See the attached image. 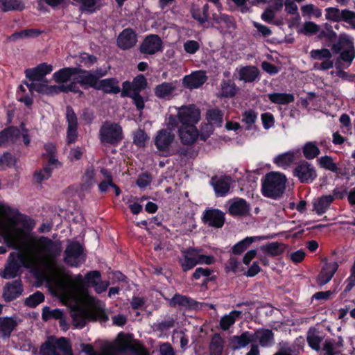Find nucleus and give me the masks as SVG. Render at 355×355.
<instances>
[{
    "instance_id": "obj_8",
    "label": "nucleus",
    "mask_w": 355,
    "mask_h": 355,
    "mask_svg": "<svg viewBox=\"0 0 355 355\" xmlns=\"http://www.w3.org/2000/svg\"><path fill=\"white\" fill-rule=\"evenodd\" d=\"M110 67L107 69L97 68L95 70L83 69V75L78 76L79 85L85 89L96 86L103 80L101 78L107 75Z\"/></svg>"
},
{
    "instance_id": "obj_44",
    "label": "nucleus",
    "mask_w": 355,
    "mask_h": 355,
    "mask_svg": "<svg viewBox=\"0 0 355 355\" xmlns=\"http://www.w3.org/2000/svg\"><path fill=\"white\" fill-rule=\"evenodd\" d=\"M58 164H50L49 162L43 166V168L40 171H36L33 175L35 180L37 183H41L42 181L48 180L52 174L53 166L57 167Z\"/></svg>"
},
{
    "instance_id": "obj_57",
    "label": "nucleus",
    "mask_w": 355,
    "mask_h": 355,
    "mask_svg": "<svg viewBox=\"0 0 355 355\" xmlns=\"http://www.w3.org/2000/svg\"><path fill=\"white\" fill-rule=\"evenodd\" d=\"M342 10L337 8L329 7L325 9V17L327 20L339 22L342 21Z\"/></svg>"
},
{
    "instance_id": "obj_27",
    "label": "nucleus",
    "mask_w": 355,
    "mask_h": 355,
    "mask_svg": "<svg viewBox=\"0 0 355 355\" xmlns=\"http://www.w3.org/2000/svg\"><path fill=\"white\" fill-rule=\"evenodd\" d=\"M252 337L253 342L259 341L261 347H269L274 343V334L269 329H258L252 334Z\"/></svg>"
},
{
    "instance_id": "obj_12",
    "label": "nucleus",
    "mask_w": 355,
    "mask_h": 355,
    "mask_svg": "<svg viewBox=\"0 0 355 355\" xmlns=\"http://www.w3.org/2000/svg\"><path fill=\"white\" fill-rule=\"evenodd\" d=\"M66 119L67 121V138L68 145L74 144L78 139V119L77 116L71 106L66 109Z\"/></svg>"
},
{
    "instance_id": "obj_29",
    "label": "nucleus",
    "mask_w": 355,
    "mask_h": 355,
    "mask_svg": "<svg viewBox=\"0 0 355 355\" xmlns=\"http://www.w3.org/2000/svg\"><path fill=\"white\" fill-rule=\"evenodd\" d=\"M169 305L171 307L179 306L191 309L197 307L198 303L196 300L189 297L176 293L173 297L169 300Z\"/></svg>"
},
{
    "instance_id": "obj_14",
    "label": "nucleus",
    "mask_w": 355,
    "mask_h": 355,
    "mask_svg": "<svg viewBox=\"0 0 355 355\" xmlns=\"http://www.w3.org/2000/svg\"><path fill=\"white\" fill-rule=\"evenodd\" d=\"M175 139V135L168 129H162L157 132L155 139V145L156 148L163 153L166 156V153L171 149L170 146Z\"/></svg>"
},
{
    "instance_id": "obj_9",
    "label": "nucleus",
    "mask_w": 355,
    "mask_h": 355,
    "mask_svg": "<svg viewBox=\"0 0 355 355\" xmlns=\"http://www.w3.org/2000/svg\"><path fill=\"white\" fill-rule=\"evenodd\" d=\"M293 175L303 184L312 183L317 178L315 167L306 161L300 162L293 170Z\"/></svg>"
},
{
    "instance_id": "obj_58",
    "label": "nucleus",
    "mask_w": 355,
    "mask_h": 355,
    "mask_svg": "<svg viewBox=\"0 0 355 355\" xmlns=\"http://www.w3.org/2000/svg\"><path fill=\"white\" fill-rule=\"evenodd\" d=\"M319 31V25L313 21H306L303 25V28L299 31V33L305 35H312L318 33Z\"/></svg>"
},
{
    "instance_id": "obj_28",
    "label": "nucleus",
    "mask_w": 355,
    "mask_h": 355,
    "mask_svg": "<svg viewBox=\"0 0 355 355\" xmlns=\"http://www.w3.org/2000/svg\"><path fill=\"white\" fill-rule=\"evenodd\" d=\"M334 200V197L331 195H324L314 199L312 202L313 211L319 216L324 214L330 207Z\"/></svg>"
},
{
    "instance_id": "obj_54",
    "label": "nucleus",
    "mask_w": 355,
    "mask_h": 355,
    "mask_svg": "<svg viewBox=\"0 0 355 355\" xmlns=\"http://www.w3.org/2000/svg\"><path fill=\"white\" fill-rule=\"evenodd\" d=\"M87 318H89L88 313L83 311L73 313L72 314L73 325L80 329L83 328L86 324Z\"/></svg>"
},
{
    "instance_id": "obj_49",
    "label": "nucleus",
    "mask_w": 355,
    "mask_h": 355,
    "mask_svg": "<svg viewBox=\"0 0 355 355\" xmlns=\"http://www.w3.org/2000/svg\"><path fill=\"white\" fill-rule=\"evenodd\" d=\"M44 295L41 291H36L26 298L24 304L31 308H35L37 305L44 301Z\"/></svg>"
},
{
    "instance_id": "obj_40",
    "label": "nucleus",
    "mask_w": 355,
    "mask_h": 355,
    "mask_svg": "<svg viewBox=\"0 0 355 355\" xmlns=\"http://www.w3.org/2000/svg\"><path fill=\"white\" fill-rule=\"evenodd\" d=\"M270 101L275 104L288 105L295 101V96L290 93L274 92L268 95Z\"/></svg>"
},
{
    "instance_id": "obj_16",
    "label": "nucleus",
    "mask_w": 355,
    "mask_h": 355,
    "mask_svg": "<svg viewBox=\"0 0 355 355\" xmlns=\"http://www.w3.org/2000/svg\"><path fill=\"white\" fill-rule=\"evenodd\" d=\"M137 42L135 31L131 28L123 29L116 39V45L121 50H129L134 47Z\"/></svg>"
},
{
    "instance_id": "obj_5",
    "label": "nucleus",
    "mask_w": 355,
    "mask_h": 355,
    "mask_svg": "<svg viewBox=\"0 0 355 355\" xmlns=\"http://www.w3.org/2000/svg\"><path fill=\"white\" fill-rule=\"evenodd\" d=\"M123 139V129L118 123L105 121L101 126L99 139L101 143L116 146Z\"/></svg>"
},
{
    "instance_id": "obj_4",
    "label": "nucleus",
    "mask_w": 355,
    "mask_h": 355,
    "mask_svg": "<svg viewBox=\"0 0 355 355\" xmlns=\"http://www.w3.org/2000/svg\"><path fill=\"white\" fill-rule=\"evenodd\" d=\"M117 338L118 341L115 345L108 347L107 349L110 354H125L129 352L134 355H150L144 347L132 344L130 335L120 332Z\"/></svg>"
},
{
    "instance_id": "obj_24",
    "label": "nucleus",
    "mask_w": 355,
    "mask_h": 355,
    "mask_svg": "<svg viewBox=\"0 0 355 355\" xmlns=\"http://www.w3.org/2000/svg\"><path fill=\"white\" fill-rule=\"evenodd\" d=\"M178 132L180 141L184 145L194 144L198 137V130L195 125L180 126Z\"/></svg>"
},
{
    "instance_id": "obj_15",
    "label": "nucleus",
    "mask_w": 355,
    "mask_h": 355,
    "mask_svg": "<svg viewBox=\"0 0 355 355\" xmlns=\"http://www.w3.org/2000/svg\"><path fill=\"white\" fill-rule=\"evenodd\" d=\"M52 71V64L42 62L35 67L26 69L24 73L26 77L31 81H42L44 78Z\"/></svg>"
},
{
    "instance_id": "obj_32",
    "label": "nucleus",
    "mask_w": 355,
    "mask_h": 355,
    "mask_svg": "<svg viewBox=\"0 0 355 355\" xmlns=\"http://www.w3.org/2000/svg\"><path fill=\"white\" fill-rule=\"evenodd\" d=\"M101 0H73V4L79 6L82 13L92 14L101 8Z\"/></svg>"
},
{
    "instance_id": "obj_1",
    "label": "nucleus",
    "mask_w": 355,
    "mask_h": 355,
    "mask_svg": "<svg viewBox=\"0 0 355 355\" xmlns=\"http://www.w3.org/2000/svg\"><path fill=\"white\" fill-rule=\"evenodd\" d=\"M0 212L3 214H12L16 216L14 217L15 220L20 223L22 225V228L17 230V233L21 235L24 239L28 240L26 245L27 247L34 246L38 256L46 261L55 260L60 256L62 247L60 241H53L44 236L34 237L30 234L35 225L33 219L21 214L17 209H14L6 205H0Z\"/></svg>"
},
{
    "instance_id": "obj_19",
    "label": "nucleus",
    "mask_w": 355,
    "mask_h": 355,
    "mask_svg": "<svg viewBox=\"0 0 355 355\" xmlns=\"http://www.w3.org/2000/svg\"><path fill=\"white\" fill-rule=\"evenodd\" d=\"M23 291L21 280H14L12 282L7 283L3 288V297L6 302H10L19 297Z\"/></svg>"
},
{
    "instance_id": "obj_56",
    "label": "nucleus",
    "mask_w": 355,
    "mask_h": 355,
    "mask_svg": "<svg viewBox=\"0 0 355 355\" xmlns=\"http://www.w3.org/2000/svg\"><path fill=\"white\" fill-rule=\"evenodd\" d=\"M332 53L330 50L326 48L321 49H313L310 52L311 58L317 60H322L324 59H331L332 58Z\"/></svg>"
},
{
    "instance_id": "obj_35",
    "label": "nucleus",
    "mask_w": 355,
    "mask_h": 355,
    "mask_svg": "<svg viewBox=\"0 0 355 355\" xmlns=\"http://www.w3.org/2000/svg\"><path fill=\"white\" fill-rule=\"evenodd\" d=\"M286 245L277 241L268 243L260 247L261 250L272 257L282 255L286 250Z\"/></svg>"
},
{
    "instance_id": "obj_2",
    "label": "nucleus",
    "mask_w": 355,
    "mask_h": 355,
    "mask_svg": "<svg viewBox=\"0 0 355 355\" xmlns=\"http://www.w3.org/2000/svg\"><path fill=\"white\" fill-rule=\"evenodd\" d=\"M286 175L279 172L268 173L261 180V193L264 197L277 199L284 192Z\"/></svg>"
},
{
    "instance_id": "obj_51",
    "label": "nucleus",
    "mask_w": 355,
    "mask_h": 355,
    "mask_svg": "<svg viewBox=\"0 0 355 355\" xmlns=\"http://www.w3.org/2000/svg\"><path fill=\"white\" fill-rule=\"evenodd\" d=\"M63 316V311L60 309H55L51 310L49 306H45L42 309V318L44 321L53 318L58 320Z\"/></svg>"
},
{
    "instance_id": "obj_30",
    "label": "nucleus",
    "mask_w": 355,
    "mask_h": 355,
    "mask_svg": "<svg viewBox=\"0 0 355 355\" xmlns=\"http://www.w3.org/2000/svg\"><path fill=\"white\" fill-rule=\"evenodd\" d=\"M196 251L193 250H185L182 251V257L179 259L178 263L180 265L183 272L193 269L198 265L197 258L194 257L193 254Z\"/></svg>"
},
{
    "instance_id": "obj_21",
    "label": "nucleus",
    "mask_w": 355,
    "mask_h": 355,
    "mask_svg": "<svg viewBox=\"0 0 355 355\" xmlns=\"http://www.w3.org/2000/svg\"><path fill=\"white\" fill-rule=\"evenodd\" d=\"M338 266L336 261L326 263L316 277L317 284L322 287L329 282L336 272Z\"/></svg>"
},
{
    "instance_id": "obj_37",
    "label": "nucleus",
    "mask_w": 355,
    "mask_h": 355,
    "mask_svg": "<svg viewBox=\"0 0 355 355\" xmlns=\"http://www.w3.org/2000/svg\"><path fill=\"white\" fill-rule=\"evenodd\" d=\"M270 236H257V237H246L244 239L240 241L237 243H236L232 248V252L234 255H240L245 250L252 244V242L257 240H263L269 239Z\"/></svg>"
},
{
    "instance_id": "obj_50",
    "label": "nucleus",
    "mask_w": 355,
    "mask_h": 355,
    "mask_svg": "<svg viewBox=\"0 0 355 355\" xmlns=\"http://www.w3.org/2000/svg\"><path fill=\"white\" fill-rule=\"evenodd\" d=\"M101 279V273L98 270L87 272L85 275V287H94Z\"/></svg>"
},
{
    "instance_id": "obj_55",
    "label": "nucleus",
    "mask_w": 355,
    "mask_h": 355,
    "mask_svg": "<svg viewBox=\"0 0 355 355\" xmlns=\"http://www.w3.org/2000/svg\"><path fill=\"white\" fill-rule=\"evenodd\" d=\"M319 164L322 168L329 170L334 173H338V168L336 163L334 162L331 157L324 155L319 159Z\"/></svg>"
},
{
    "instance_id": "obj_33",
    "label": "nucleus",
    "mask_w": 355,
    "mask_h": 355,
    "mask_svg": "<svg viewBox=\"0 0 355 355\" xmlns=\"http://www.w3.org/2000/svg\"><path fill=\"white\" fill-rule=\"evenodd\" d=\"M253 340L252 334L249 331H245L240 336L231 337L230 345L233 349H239L246 347L250 343H254Z\"/></svg>"
},
{
    "instance_id": "obj_18",
    "label": "nucleus",
    "mask_w": 355,
    "mask_h": 355,
    "mask_svg": "<svg viewBox=\"0 0 355 355\" xmlns=\"http://www.w3.org/2000/svg\"><path fill=\"white\" fill-rule=\"evenodd\" d=\"M207 80L206 72L198 70L192 72L189 75H186L182 79V85L189 89H198L202 86Z\"/></svg>"
},
{
    "instance_id": "obj_3",
    "label": "nucleus",
    "mask_w": 355,
    "mask_h": 355,
    "mask_svg": "<svg viewBox=\"0 0 355 355\" xmlns=\"http://www.w3.org/2000/svg\"><path fill=\"white\" fill-rule=\"evenodd\" d=\"M333 54H339L336 61V67H340V62L343 61L349 66L355 58V46L353 39L346 33H341L338 35L337 42L331 45Z\"/></svg>"
},
{
    "instance_id": "obj_52",
    "label": "nucleus",
    "mask_w": 355,
    "mask_h": 355,
    "mask_svg": "<svg viewBox=\"0 0 355 355\" xmlns=\"http://www.w3.org/2000/svg\"><path fill=\"white\" fill-rule=\"evenodd\" d=\"M125 97L130 98L132 100V103L136 107L137 110L142 112L145 107L144 98L141 95V92H128V95Z\"/></svg>"
},
{
    "instance_id": "obj_61",
    "label": "nucleus",
    "mask_w": 355,
    "mask_h": 355,
    "mask_svg": "<svg viewBox=\"0 0 355 355\" xmlns=\"http://www.w3.org/2000/svg\"><path fill=\"white\" fill-rule=\"evenodd\" d=\"M58 344V349L62 352L63 355H73L71 345L67 338H59Z\"/></svg>"
},
{
    "instance_id": "obj_38",
    "label": "nucleus",
    "mask_w": 355,
    "mask_h": 355,
    "mask_svg": "<svg viewBox=\"0 0 355 355\" xmlns=\"http://www.w3.org/2000/svg\"><path fill=\"white\" fill-rule=\"evenodd\" d=\"M43 33L42 31L36 28H27L17 31L8 37V41L15 42L24 38H36Z\"/></svg>"
},
{
    "instance_id": "obj_22",
    "label": "nucleus",
    "mask_w": 355,
    "mask_h": 355,
    "mask_svg": "<svg viewBox=\"0 0 355 355\" xmlns=\"http://www.w3.org/2000/svg\"><path fill=\"white\" fill-rule=\"evenodd\" d=\"M119 81L116 78H108L101 80L98 84L92 87L97 91H102L104 94H118L121 93Z\"/></svg>"
},
{
    "instance_id": "obj_59",
    "label": "nucleus",
    "mask_w": 355,
    "mask_h": 355,
    "mask_svg": "<svg viewBox=\"0 0 355 355\" xmlns=\"http://www.w3.org/2000/svg\"><path fill=\"white\" fill-rule=\"evenodd\" d=\"M16 163L15 158L9 152L4 153L0 157V168L1 170H4L6 167L10 168L13 166Z\"/></svg>"
},
{
    "instance_id": "obj_25",
    "label": "nucleus",
    "mask_w": 355,
    "mask_h": 355,
    "mask_svg": "<svg viewBox=\"0 0 355 355\" xmlns=\"http://www.w3.org/2000/svg\"><path fill=\"white\" fill-rule=\"evenodd\" d=\"M17 325L18 322L13 317L0 318V338L3 340L9 339Z\"/></svg>"
},
{
    "instance_id": "obj_39",
    "label": "nucleus",
    "mask_w": 355,
    "mask_h": 355,
    "mask_svg": "<svg viewBox=\"0 0 355 355\" xmlns=\"http://www.w3.org/2000/svg\"><path fill=\"white\" fill-rule=\"evenodd\" d=\"M175 86L172 83L164 82L157 85L155 88V95L160 99H166L172 95L175 89Z\"/></svg>"
},
{
    "instance_id": "obj_36",
    "label": "nucleus",
    "mask_w": 355,
    "mask_h": 355,
    "mask_svg": "<svg viewBox=\"0 0 355 355\" xmlns=\"http://www.w3.org/2000/svg\"><path fill=\"white\" fill-rule=\"evenodd\" d=\"M58 338L55 336L48 337L47 340L40 347V355H61L57 352V349H58Z\"/></svg>"
},
{
    "instance_id": "obj_17",
    "label": "nucleus",
    "mask_w": 355,
    "mask_h": 355,
    "mask_svg": "<svg viewBox=\"0 0 355 355\" xmlns=\"http://www.w3.org/2000/svg\"><path fill=\"white\" fill-rule=\"evenodd\" d=\"M181 126L195 125L200 119V111L193 105L184 107L178 112Z\"/></svg>"
},
{
    "instance_id": "obj_31",
    "label": "nucleus",
    "mask_w": 355,
    "mask_h": 355,
    "mask_svg": "<svg viewBox=\"0 0 355 355\" xmlns=\"http://www.w3.org/2000/svg\"><path fill=\"white\" fill-rule=\"evenodd\" d=\"M317 38L320 40H324L328 43L326 44L328 47L331 48V45L338 39L337 33L333 30V26L328 24L324 23L322 28L319 31Z\"/></svg>"
},
{
    "instance_id": "obj_34",
    "label": "nucleus",
    "mask_w": 355,
    "mask_h": 355,
    "mask_svg": "<svg viewBox=\"0 0 355 355\" xmlns=\"http://www.w3.org/2000/svg\"><path fill=\"white\" fill-rule=\"evenodd\" d=\"M260 71L256 66L242 67L239 71V79L245 83H253L259 76Z\"/></svg>"
},
{
    "instance_id": "obj_6",
    "label": "nucleus",
    "mask_w": 355,
    "mask_h": 355,
    "mask_svg": "<svg viewBox=\"0 0 355 355\" xmlns=\"http://www.w3.org/2000/svg\"><path fill=\"white\" fill-rule=\"evenodd\" d=\"M84 247L78 241H71L64 252V261L71 267H79L86 261Z\"/></svg>"
},
{
    "instance_id": "obj_26",
    "label": "nucleus",
    "mask_w": 355,
    "mask_h": 355,
    "mask_svg": "<svg viewBox=\"0 0 355 355\" xmlns=\"http://www.w3.org/2000/svg\"><path fill=\"white\" fill-rule=\"evenodd\" d=\"M250 210V205L247 201L243 198H237L230 204L228 211L232 216H244L249 214Z\"/></svg>"
},
{
    "instance_id": "obj_53",
    "label": "nucleus",
    "mask_w": 355,
    "mask_h": 355,
    "mask_svg": "<svg viewBox=\"0 0 355 355\" xmlns=\"http://www.w3.org/2000/svg\"><path fill=\"white\" fill-rule=\"evenodd\" d=\"M209 350L211 355H222L223 345V340L220 336L212 338L209 345Z\"/></svg>"
},
{
    "instance_id": "obj_62",
    "label": "nucleus",
    "mask_w": 355,
    "mask_h": 355,
    "mask_svg": "<svg viewBox=\"0 0 355 355\" xmlns=\"http://www.w3.org/2000/svg\"><path fill=\"white\" fill-rule=\"evenodd\" d=\"M341 19L342 21L347 23L355 30V12L347 9L342 10Z\"/></svg>"
},
{
    "instance_id": "obj_23",
    "label": "nucleus",
    "mask_w": 355,
    "mask_h": 355,
    "mask_svg": "<svg viewBox=\"0 0 355 355\" xmlns=\"http://www.w3.org/2000/svg\"><path fill=\"white\" fill-rule=\"evenodd\" d=\"M74 75H83V69L80 67H63L53 74V79L58 84L65 83Z\"/></svg>"
},
{
    "instance_id": "obj_63",
    "label": "nucleus",
    "mask_w": 355,
    "mask_h": 355,
    "mask_svg": "<svg viewBox=\"0 0 355 355\" xmlns=\"http://www.w3.org/2000/svg\"><path fill=\"white\" fill-rule=\"evenodd\" d=\"M44 148L46 155L49 156V162L50 164H60L58 159L55 157V147L53 144H46Z\"/></svg>"
},
{
    "instance_id": "obj_42",
    "label": "nucleus",
    "mask_w": 355,
    "mask_h": 355,
    "mask_svg": "<svg viewBox=\"0 0 355 355\" xmlns=\"http://www.w3.org/2000/svg\"><path fill=\"white\" fill-rule=\"evenodd\" d=\"M25 5L21 0H0V10L4 12L9 11H22Z\"/></svg>"
},
{
    "instance_id": "obj_47",
    "label": "nucleus",
    "mask_w": 355,
    "mask_h": 355,
    "mask_svg": "<svg viewBox=\"0 0 355 355\" xmlns=\"http://www.w3.org/2000/svg\"><path fill=\"white\" fill-rule=\"evenodd\" d=\"M88 316L92 320H99L101 323H105L109 320L105 310L101 306L95 307L94 310L88 313Z\"/></svg>"
},
{
    "instance_id": "obj_41",
    "label": "nucleus",
    "mask_w": 355,
    "mask_h": 355,
    "mask_svg": "<svg viewBox=\"0 0 355 355\" xmlns=\"http://www.w3.org/2000/svg\"><path fill=\"white\" fill-rule=\"evenodd\" d=\"M295 160V153L291 151L279 154L274 158L273 162L277 166L286 168L290 166Z\"/></svg>"
},
{
    "instance_id": "obj_10",
    "label": "nucleus",
    "mask_w": 355,
    "mask_h": 355,
    "mask_svg": "<svg viewBox=\"0 0 355 355\" xmlns=\"http://www.w3.org/2000/svg\"><path fill=\"white\" fill-rule=\"evenodd\" d=\"M201 219L205 225L217 229L221 228L224 225L225 220L224 212L214 208L205 209Z\"/></svg>"
},
{
    "instance_id": "obj_13",
    "label": "nucleus",
    "mask_w": 355,
    "mask_h": 355,
    "mask_svg": "<svg viewBox=\"0 0 355 355\" xmlns=\"http://www.w3.org/2000/svg\"><path fill=\"white\" fill-rule=\"evenodd\" d=\"M147 79L143 74H139L135 77L132 82L125 80L122 83L121 97L125 98L130 92H141L147 87Z\"/></svg>"
},
{
    "instance_id": "obj_43",
    "label": "nucleus",
    "mask_w": 355,
    "mask_h": 355,
    "mask_svg": "<svg viewBox=\"0 0 355 355\" xmlns=\"http://www.w3.org/2000/svg\"><path fill=\"white\" fill-rule=\"evenodd\" d=\"M223 112L217 108L208 110L206 114V119L212 125L221 127L223 122Z\"/></svg>"
},
{
    "instance_id": "obj_46",
    "label": "nucleus",
    "mask_w": 355,
    "mask_h": 355,
    "mask_svg": "<svg viewBox=\"0 0 355 355\" xmlns=\"http://www.w3.org/2000/svg\"><path fill=\"white\" fill-rule=\"evenodd\" d=\"M302 153L305 158L313 159L320 153V150L315 143L308 141L303 146Z\"/></svg>"
},
{
    "instance_id": "obj_11",
    "label": "nucleus",
    "mask_w": 355,
    "mask_h": 355,
    "mask_svg": "<svg viewBox=\"0 0 355 355\" xmlns=\"http://www.w3.org/2000/svg\"><path fill=\"white\" fill-rule=\"evenodd\" d=\"M139 51L143 54L154 55L163 51V42L161 37L155 34L147 35L139 46Z\"/></svg>"
},
{
    "instance_id": "obj_45",
    "label": "nucleus",
    "mask_w": 355,
    "mask_h": 355,
    "mask_svg": "<svg viewBox=\"0 0 355 355\" xmlns=\"http://www.w3.org/2000/svg\"><path fill=\"white\" fill-rule=\"evenodd\" d=\"M221 96L224 98H232L237 92L236 84L231 80H223L221 82Z\"/></svg>"
},
{
    "instance_id": "obj_48",
    "label": "nucleus",
    "mask_w": 355,
    "mask_h": 355,
    "mask_svg": "<svg viewBox=\"0 0 355 355\" xmlns=\"http://www.w3.org/2000/svg\"><path fill=\"white\" fill-rule=\"evenodd\" d=\"M257 116V112L251 109L245 110L242 113L241 121L246 125V130H252V125L256 122Z\"/></svg>"
},
{
    "instance_id": "obj_64",
    "label": "nucleus",
    "mask_w": 355,
    "mask_h": 355,
    "mask_svg": "<svg viewBox=\"0 0 355 355\" xmlns=\"http://www.w3.org/2000/svg\"><path fill=\"white\" fill-rule=\"evenodd\" d=\"M80 61L83 63L86 67L89 68L97 62V58L94 55L83 52L80 55Z\"/></svg>"
},
{
    "instance_id": "obj_7",
    "label": "nucleus",
    "mask_w": 355,
    "mask_h": 355,
    "mask_svg": "<svg viewBox=\"0 0 355 355\" xmlns=\"http://www.w3.org/2000/svg\"><path fill=\"white\" fill-rule=\"evenodd\" d=\"M21 266L28 268L27 259L22 253L15 254L12 252L9 255V261L5 266L3 274L1 275L3 279H13L19 275Z\"/></svg>"
},
{
    "instance_id": "obj_60",
    "label": "nucleus",
    "mask_w": 355,
    "mask_h": 355,
    "mask_svg": "<svg viewBox=\"0 0 355 355\" xmlns=\"http://www.w3.org/2000/svg\"><path fill=\"white\" fill-rule=\"evenodd\" d=\"M148 138L144 130L139 129L134 134L133 143L138 147H144Z\"/></svg>"
},
{
    "instance_id": "obj_20",
    "label": "nucleus",
    "mask_w": 355,
    "mask_h": 355,
    "mask_svg": "<svg viewBox=\"0 0 355 355\" xmlns=\"http://www.w3.org/2000/svg\"><path fill=\"white\" fill-rule=\"evenodd\" d=\"M232 178L229 175L220 177L214 176L211 179V184L213 186L216 196L218 197L225 196L230 189Z\"/></svg>"
}]
</instances>
